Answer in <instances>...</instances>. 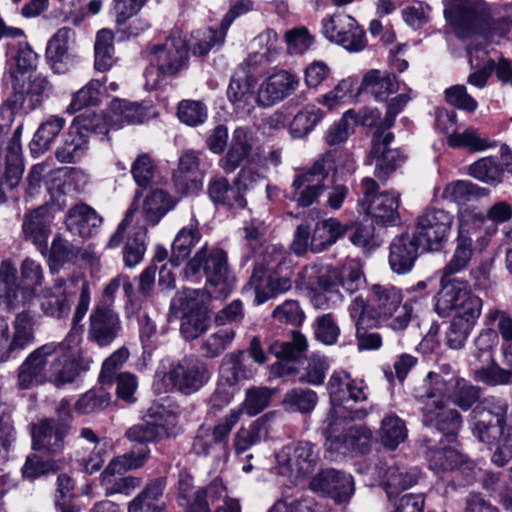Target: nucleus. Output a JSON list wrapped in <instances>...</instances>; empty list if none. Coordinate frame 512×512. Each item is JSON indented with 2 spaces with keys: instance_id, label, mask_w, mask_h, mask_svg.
<instances>
[{
  "instance_id": "58",
  "label": "nucleus",
  "mask_w": 512,
  "mask_h": 512,
  "mask_svg": "<svg viewBox=\"0 0 512 512\" xmlns=\"http://www.w3.org/2000/svg\"><path fill=\"white\" fill-rule=\"evenodd\" d=\"M111 396L104 387L85 392L75 403V411L82 415L93 414L109 406Z\"/></svg>"
},
{
  "instance_id": "7",
  "label": "nucleus",
  "mask_w": 512,
  "mask_h": 512,
  "mask_svg": "<svg viewBox=\"0 0 512 512\" xmlns=\"http://www.w3.org/2000/svg\"><path fill=\"white\" fill-rule=\"evenodd\" d=\"M429 372L424 380L423 389L428 397H442L463 411L470 410L480 398L481 389L464 378L445 372Z\"/></svg>"
},
{
  "instance_id": "47",
  "label": "nucleus",
  "mask_w": 512,
  "mask_h": 512,
  "mask_svg": "<svg viewBox=\"0 0 512 512\" xmlns=\"http://www.w3.org/2000/svg\"><path fill=\"white\" fill-rule=\"evenodd\" d=\"M66 121L59 116L47 117L34 134L31 150L34 153H43L50 148L56 137L64 128Z\"/></svg>"
},
{
  "instance_id": "51",
  "label": "nucleus",
  "mask_w": 512,
  "mask_h": 512,
  "mask_svg": "<svg viewBox=\"0 0 512 512\" xmlns=\"http://www.w3.org/2000/svg\"><path fill=\"white\" fill-rule=\"evenodd\" d=\"M226 34L227 30H223L222 25H220L219 30L213 28L196 30L191 34V49L195 55H206L213 48L222 46Z\"/></svg>"
},
{
  "instance_id": "59",
  "label": "nucleus",
  "mask_w": 512,
  "mask_h": 512,
  "mask_svg": "<svg viewBox=\"0 0 512 512\" xmlns=\"http://www.w3.org/2000/svg\"><path fill=\"white\" fill-rule=\"evenodd\" d=\"M485 189L472 182L457 180L448 183L443 191V198L457 204H464L474 198L485 195Z\"/></svg>"
},
{
  "instance_id": "36",
  "label": "nucleus",
  "mask_w": 512,
  "mask_h": 512,
  "mask_svg": "<svg viewBox=\"0 0 512 512\" xmlns=\"http://www.w3.org/2000/svg\"><path fill=\"white\" fill-rule=\"evenodd\" d=\"M148 116L147 107L121 99H114L107 109V121L111 129H119L125 124L142 123Z\"/></svg>"
},
{
  "instance_id": "32",
  "label": "nucleus",
  "mask_w": 512,
  "mask_h": 512,
  "mask_svg": "<svg viewBox=\"0 0 512 512\" xmlns=\"http://www.w3.org/2000/svg\"><path fill=\"white\" fill-rule=\"evenodd\" d=\"M393 138V133L387 132L382 138L372 140L370 156L375 161V175L382 180L404 162L399 151L389 147Z\"/></svg>"
},
{
  "instance_id": "31",
  "label": "nucleus",
  "mask_w": 512,
  "mask_h": 512,
  "mask_svg": "<svg viewBox=\"0 0 512 512\" xmlns=\"http://www.w3.org/2000/svg\"><path fill=\"white\" fill-rule=\"evenodd\" d=\"M119 330L120 319L113 310L98 307L90 315L89 338L99 346L111 344Z\"/></svg>"
},
{
  "instance_id": "23",
  "label": "nucleus",
  "mask_w": 512,
  "mask_h": 512,
  "mask_svg": "<svg viewBox=\"0 0 512 512\" xmlns=\"http://www.w3.org/2000/svg\"><path fill=\"white\" fill-rule=\"evenodd\" d=\"M253 181V174L246 169H242L235 186H230L228 180L225 178L212 181L208 189L209 196L216 204L231 208H244L246 200L241 190L252 186Z\"/></svg>"
},
{
  "instance_id": "29",
  "label": "nucleus",
  "mask_w": 512,
  "mask_h": 512,
  "mask_svg": "<svg viewBox=\"0 0 512 512\" xmlns=\"http://www.w3.org/2000/svg\"><path fill=\"white\" fill-rule=\"evenodd\" d=\"M440 284L441 288L435 296V312L440 317H448L471 289L467 281L457 278L441 277Z\"/></svg>"
},
{
  "instance_id": "53",
  "label": "nucleus",
  "mask_w": 512,
  "mask_h": 512,
  "mask_svg": "<svg viewBox=\"0 0 512 512\" xmlns=\"http://www.w3.org/2000/svg\"><path fill=\"white\" fill-rule=\"evenodd\" d=\"M121 473L108 472V468L100 474V484L105 490L106 496L122 494L131 495L142 484V479L135 476H126L116 479V475Z\"/></svg>"
},
{
  "instance_id": "46",
  "label": "nucleus",
  "mask_w": 512,
  "mask_h": 512,
  "mask_svg": "<svg viewBox=\"0 0 512 512\" xmlns=\"http://www.w3.org/2000/svg\"><path fill=\"white\" fill-rule=\"evenodd\" d=\"M113 40L114 33L110 29L103 28L97 32L94 44V65L97 71H108L116 63Z\"/></svg>"
},
{
  "instance_id": "42",
  "label": "nucleus",
  "mask_w": 512,
  "mask_h": 512,
  "mask_svg": "<svg viewBox=\"0 0 512 512\" xmlns=\"http://www.w3.org/2000/svg\"><path fill=\"white\" fill-rule=\"evenodd\" d=\"M472 243V238L465 234L463 225H460L455 250L442 269L441 277L451 278L468 267L473 255Z\"/></svg>"
},
{
  "instance_id": "55",
  "label": "nucleus",
  "mask_w": 512,
  "mask_h": 512,
  "mask_svg": "<svg viewBox=\"0 0 512 512\" xmlns=\"http://www.w3.org/2000/svg\"><path fill=\"white\" fill-rule=\"evenodd\" d=\"M323 111L315 106H306L300 110L290 123V133L294 138L309 134L323 119Z\"/></svg>"
},
{
  "instance_id": "18",
  "label": "nucleus",
  "mask_w": 512,
  "mask_h": 512,
  "mask_svg": "<svg viewBox=\"0 0 512 512\" xmlns=\"http://www.w3.org/2000/svg\"><path fill=\"white\" fill-rule=\"evenodd\" d=\"M309 488L318 495L342 504L348 502L353 496L355 483L352 475L334 468H326L311 478Z\"/></svg>"
},
{
  "instance_id": "56",
  "label": "nucleus",
  "mask_w": 512,
  "mask_h": 512,
  "mask_svg": "<svg viewBox=\"0 0 512 512\" xmlns=\"http://www.w3.org/2000/svg\"><path fill=\"white\" fill-rule=\"evenodd\" d=\"M243 353L226 355L220 366V378L228 385H234L252 376V371L246 369L242 362Z\"/></svg>"
},
{
  "instance_id": "10",
  "label": "nucleus",
  "mask_w": 512,
  "mask_h": 512,
  "mask_svg": "<svg viewBox=\"0 0 512 512\" xmlns=\"http://www.w3.org/2000/svg\"><path fill=\"white\" fill-rule=\"evenodd\" d=\"M318 460L315 445L306 441L288 444L276 453L278 473L295 482L311 474Z\"/></svg>"
},
{
  "instance_id": "27",
  "label": "nucleus",
  "mask_w": 512,
  "mask_h": 512,
  "mask_svg": "<svg viewBox=\"0 0 512 512\" xmlns=\"http://www.w3.org/2000/svg\"><path fill=\"white\" fill-rule=\"evenodd\" d=\"M254 131L246 126L237 127L232 134L231 145L226 155L220 159V167L227 173L235 171L252 155Z\"/></svg>"
},
{
  "instance_id": "52",
  "label": "nucleus",
  "mask_w": 512,
  "mask_h": 512,
  "mask_svg": "<svg viewBox=\"0 0 512 512\" xmlns=\"http://www.w3.org/2000/svg\"><path fill=\"white\" fill-rule=\"evenodd\" d=\"M292 286L288 274L280 275L278 271H272L258 279V304L287 292Z\"/></svg>"
},
{
  "instance_id": "41",
  "label": "nucleus",
  "mask_w": 512,
  "mask_h": 512,
  "mask_svg": "<svg viewBox=\"0 0 512 512\" xmlns=\"http://www.w3.org/2000/svg\"><path fill=\"white\" fill-rule=\"evenodd\" d=\"M88 143L89 139L76 126L70 125L56 150V158L61 163H75L86 153Z\"/></svg>"
},
{
  "instance_id": "20",
  "label": "nucleus",
  "mask_w": 512,
  "mask_h": 512,
  "mask_svg": "<svg viewBox=\"0 0 512 512\" xmlns=\"http://www.w3.org/2000/svg\"><path fill=\"white\" fill-rule=\"evenodd\" d=\"M28 191L31 195L38 192L41 184L45 182L47 190L52 193L54 189L64 193L61 185L66 182L86 181V175L82 171L56 169L53 170L47 163L34 165L28 174Z\"/></svg>"
},
{
  "instance_id": "62",
  "label": "nucleus",
  "mask_w": 512,
  "mask_h": 512,
  "mask_svg": "<svg viewBox=\"0 0 512 512\" xmlns=\"http://www.w3.org/2000/svg\"><path fill=\"white\" fill-rule=\"evenodd\" d=\"M447 144L452 148H465L470 152L484 151L491 147L489 141L473 128L450 134L447 137Z\"/></svg>"
},
{
  "instance_id": "8",
  "label": "nucleus",
  "mask_w": 512,
  "mask_h": 512,
  "mask_svg": "<svg viewBox=\"0 0 512 512\" xmlns=\"http://www.w3.org/2000/svg\"><path fill=\"white\" fill-rule=\"evenodd\" d=\"M370 301L378 318L387 321V326L394 331H404L414 317L413 303L403 302V294L395 286L373 284Z\"/></svg>"
},
{
  "instance_id": "9",
  "label": "nucleus",
  "mask_w": 512,
  "mask_h": 512,
  "mask_svg": "<svg viewBox=\"0 0 512 512\" xmlns=\"http://www.w3.org/2000/svg\"><path fill=\"white\" fill-rule=\"evenodd\" d=\"M206 365L197 358H184L169 371L157 370L153 387L156 392L163 393L175 387L184 394L198 391L209 380Z\"/></svg>"
},
{
  "instance_id": "1",
  "label": "nucleus",
  "mask_w": 512,
  "mask_h": 512,
  "mask_svg": "<svg viewBox=\"0 0 512 512\" xmlns=\"http://www.w3.org/2000/svg\"><path fill=\"white\" fill-rule=\"evenodd\" d=\"M184 275L192 282L206 277L205 292L184 289L171 302V309L181 314V334L186 340H193L208 328L209 298L227 297L234 288V279L229 275L226 253L219 248L209 249L206 244L189 260Z\"/></svg>"
},
{
  "instance_id": "28",
  "label": "nucleus",
  "mask_w": 512,
  "mask_h": 512,
  "mask_svg": "<svg viewBox=\"0 0 512 512\" xmlns=\"http://www.w3.org/2000/svg\"><path fill=\"white\" fill-rule=\"evenodd\" d=\"M418 244L414 237L407 234L396 236L389 246L388 262L393 272L406 274L410 272L418 257Z\"/></svg>"
},
{
  "instance_id": "13",
  "label": "nucleus",
  "mask_w": 512,
  "mask_h": 512,
  "mask_svg": "<svg viewBox=\"0 0 512 512\" xmlns=\"http://www.w3.org/2000/svg\"><path fill=\"white\" fill-rule=\"evenodd\" d=\"M14 93L8 99L7 106L12 112L20 110L27 112L40 107L49 97L52 86L46 77L29 74L13 83Z\"/></svg>"
},
{
  "instance_id": "6",
  "label": "nucleus",
  "mask_w": 512,
  "mask_h": 512,
  "mask_svg": "<svg viewBox=\"0 0 512 512\" xmlns=\"http://www.w3.org/2000/svg\"><path fill=\"white\" fill-rule=\"evenodd\" d=\"M337 173L335 154L331 151L319 157L311 167L299 171L292 183L291 200L298 206L309 207L323 194L328 177Z\"/></svg>"
},
{
  "instance_id": "34",
  "label": "nucleus",
  "mask_w": 512,
  "mask_h": 512,
  "mask_svg": "<svg viewBox=\"0 0 512 512\" xmlns=\"http://www.w3.org/2000/svg\"><path fill=\"white\" fill-rule=\"evenodd\" d=\"M420 476L417 467L392 464L386 467L382 476V486L389 499L398 496L402 491L414 486Z\"/></svg>"
},
{
  "instance_id": "25",
  "label": "nucleus",
  "mask_w": 512,
  "mask_h": 512,
  "mask_svg": "<svg viewBox=\"0 0 512 512\" xmlns=\"http://www.w3.org/2000/svg\"><path fill=\"white\" fill-rule=\"evenodd\" d=\"M255 76L246 68H239L232 77L227 96L238 113L251 114L256 104Z\"/></svg>"
},
{
  "instance_id": "21",
  "label": "nucleus",
  "mask_w": 512,
  "mask_h": 512,
  "mask_svg": "<svg viewBox=\"0 0 512 512\" xmlns=\"http://www.w3.org/2000/svg\"><path fill=\"white\" fill-rule=\"evenodd\" d=\"M75 32L63 27L49 39L46 46V58L54 73L65 74L74 66Z\"/></svg>"
},
{
  "instance_id": "38",
  "label": "nucleus",
  "mask_w": 512,
  "mask_h": 512,
  "mask_svg": "<svg viewBox=\"0 0 512 512\" xmlns=\"http://www.w3.org/2000/svg\"><path fill=\"white\" fill-rule=\"evenodd\" d=\"M65 284L63 280H58L39 295L40 308L46 316L60 319L69 314L70 300Z\"/></svg>"
},
{
  "instance_id": "22",
  "label": "nucleus",
  "mask_w": 512,
  "mask_h": 512,
  "mask_svg": "<svg viewBox=\"0 0 512 512\" xmlns=\"http://www.w3.org/2000/svg\"><path fill=\"white\" fill-rule=\"evenodd\" d=\"M69 432L66 422L44 419L32 426L33 449L57 455L64 450V438Z\"/></svg>"
},
{
  "instance_id": "17",
  "label": "nucleus",
  "mask_w": 512,
  "mask_h": 512,
  "mask_svg": "<svg viewBox=\"0 0 512 512\" xmlns=\"http://www.w3.org/2000/svg\"><path fill=\"white\" fill-rule=\"evenodd\" d=\"M423 402L422 421L427 427H433L446 437H454L462 427L460 413L443 402L442 397L426 396V389L419 395Z\"/></svg>"
},
{
  "instance_id": "57",
  "label": "nucleus",
  "mask_w": 512,
  "mask_h": 512,
  "mask_svg": "<svg viewBox=\"0 0 512 512\" xmlns=\"http://www.w3.org/2000/svg\"><path fill=\"white\" fill-rule=\"evenodd\" d=\"M220 499H229L226 495V488L221 479H214L206 488L196 492L191 505V512H210V504Z\"/></svg>"
},
{
  "instance_id": "3",
  "label": "nucleus",
  "mask_w": 512,
  "mask_h": 512,
  "mask_svg": "<svg viewBox=\"0 0 512 512\" xmlns=\"http://www.w3.org/2000/svg\"><path fill=\"white\" fill-rule=\"evenodd\" d=\"M81 354L80 333L73 328L64 341L46 343L28 354L18 368L17 387L26 390L46 382L61 387L73 382Z\"/></svg>"
},
{
  "instance_id": "64",
  "label": "nucleus",
  "mask_w": 512,
  "mask_h": 512,
  "mask_svg": "<svg viewBox=\"0 0 512 512\" xmlns=\"http://www.w3.org/2000/svg\"><path fill=\"white\" fill-rule=\"evenodd\" d=\"M365 283L366 278L358 261L348 260L339 268V286L349 294L360 290Z\"/></svg>"
},
{
  "instance_id": "39",
  "label": "nucleus",
  "mask_w": 512,
  "mask_h": 512,
  "mask_svg": "<svg viewBox=\"0 0 512 512\" xmlns=\"http://www.w3.org/2000/svg\"><path fill=\"white\" fill-rule=\"evenodd\" d=\"M35 325L34 316L28 309L16 314L12 323V334L9 332V351L10 354L24 350L32 345L35 341Z\"/></svg>"
},
{
  "instance_id": "19",
  "label": "nucleus",
  "mask_w": 512,
  "mask_h": 512,
  "mask_svg": "<svg viewBox=\"0 0 512 512\" xmlns=\"http://www.w3.org/2000/svg\"><path fill=\"white\" fill-rule=\"evenodd\" d=\"M364 203L367 204V213L377 223L394 224L399 219V194L396 192L377 193L378 184L370 177L362 180Z\"/></svg>"
},
{
  "instance_id": "33",
  "label": "nucleus",
  "mask_w": 512,
  "mask_h": 512,
  "mask_svg": "<svg viewBox=\"0 0 512 512\" xmlns=\"http://www.w3.org/2000/svg\"><path fill=\"white\" fill-rule=\"evenodd\" d=\"M399 90V82L394 73L387 70L370 69L362 77L359 92L383 102Z\"/></svg>"
},
{
  "instance_id": "16",
  "label": "nucleus",
  "mask_w": 512,
  "mask_h": 512,
  "mask_svg": "<svg viewBox=\"0 0 512 512\" xmlns=\"http://www.w3.org/2000/svg\"><path fill=\"white\" fill-rule=\"evenodd\" d=\"M423 402L422 421L427 427H433L446 437H454L462 427L460 413L443 402L442 397L426 396V389L419 395Z\"/></svg>"
},
{
  "instance_id": "48",
  "label": "nucleus",
  "mask_w": 512,
  "mask_h": 512,
  "mask_svg": "<svg viewBox=\"0 0 512 512\" xmlns=\"http://www.w3.org/2000/svg\"><path fill=\"white\" fill-rule=\"evenodd\" d=\"M408 430L404 420L395 414L384 417L379 429V439L389 450H395L407 438Z\"/></svg>"
},
{
  "instance_id": "24",
  "label": "nucleus",
  "mask_w": 512,
  "mask_h": 512,
  "mask_svg": "<svg viewBox=\"0 0 512 512\" xmlns=\"http://www.w3.org/2000/svg\"><path fill=\"white\" fill-rule=\"evenodd\" d=\"M299 77L287 70L270 75L258 89V104L271 106L293 94L299 87Z\"/></svg>"
},
{
  "instance_id": "45",
  "label": "nucleus",
  "mask_w": 512,
  "mask_h": 512,
  "mask_svg": "<svg viewBox=\"0 0 512 512\" xmlns=\"http://www.w3.org/2000/svg\"><path fill=\"white\" fill-rule=\"evenodd\" d=\"M201 233L197 223H190L183 227L175 236L172 244L171 264L178 266L186 259L192 248L199 242Z\"/></svg>"
},
{
  "instance_id": "35",
  "label": "nucleus",
  "mask_w": 512,
  "mask_h": 512,
  "mask_svg": "<svg viewBox=\"0 0 512 512\" xmlns=\"http://www.w3.org/2000/svg\"><path fill=\"white\" fill-rule=\"evenodd\" d=\"M101 223L102 218L86 204H78L70 208L65 217L67 230L81 238L90 237Z\"/></svg>"
},
{
  "instance_id": "30",
  "label": "nucleus",
  "mask_w": 512,
  "mask_h": 512,
  "mask_svg": "<svg viewBox=\"0 0 512 512\" xmlns=\"http://www.w3.org/2000/svg\"><path fill=\"white\" fill-rule=\"evenodd\" d=\"M426 458L429 468L436 474H442L458 469H472L473 462L457 449L446 446L442 441L439 447H429Z\"/></svg>"
},
{
  "instance_id": "44",
  "label": "nucleus",
  "mask_w": 512,
  "mask_h": 512,
  "mask_svg": "<svg viewBox=\"0 0 512 512\" xmlns=\"http://www.w3.org/2000/svg\"><path fill=\"white\" fill-rule=\"evenodd\" d=\"M175 206L174 199L163 189H154L143 200L142 213L147 222L157 224Z\"/></svg>"
},
{
  "instance_id": "43",
  "label": "nucleus",
  "mask_w": 512,
  "mask_h": 512,
  "mask_svg": "<svg viewBox=\"0 0 512 512\" xmlns=\"http://www.w3.org/2000/svg\"><path fill=\"white\" fill-rule=\"evenodd\" d=\"M302 284L313 289L316 286L325 292H330L339 286V269L331 267L307 266L300 272Z\"/></svg>"
},
{
  "instance_id": "11",
  "label": "nucleus",
  "mask_w": 512,
  "mask_h": 512,
  "mask_svg": "<svg viewBox=\"0 0 512 512\" xmlns=\"http://www.w3.org/2000/svg\"><path fill=\"white\" fill-rule=\"evenodd\" d=\"M176 425V415L164 406L155 404L147 410L142 423L127 430L126 437L138 443L153 442L174 435Z\"/></svg>"
},
{
  "instance_id": "40",
  "label": "nucleus",
  "mask_w": 512,
  "mask_h": 512,
  "mask_svg": "<svg viewBox=\"0 0 512 512\" xmlns=\"http://www.w3.org/2000/svg\"><path fill=\"white\" fill-rule=\"evenodd\" d=\"M165 480L157 478L149 482L145 488L128 504V512H167L160 504L165 490Z\"/></svg>"
},
{
  "instance_id": "54",
  "label": "nucleus",
  "mask_w": 512,
  "mask_h": 512,
  "mask_svg": "<svg viewBox=\"0 0 512 512\" xmlns=\"http://www.w3.org/2000/svg\"><path fill=\"white\" fill-rule=\"evenodd\" d=\"M22 174L21 147L17 143H12L8 146L6 154L5 180L0 182V188L4 190V198L7 190H12L19 184Z\"/></svg>"
},
{
  "instance_id": "2",
  "label": "nucleus",
  "mask_w": 512,
  "mask_h": 512,
  "mask_svg": "<svg viewBox=\"0 0 512 512\" xmlns=\"http://www.w3.org/2000/svg\"><path fill=\"white\" fill-rule=\"evenodd\" d=\"M332 409L326 419V439L329 448L363 450L370 441L371 432L362 425L353 424L355 419H362L366 411L353 405L367 399L365 386L352 379L346 372H334L328 381Z\"/></svg>"
},
{
  "instance_id": "14",
  "label": "nucleus",
  "mask_w": 512,
  "mask_h": 512,
  "mask_svg": "<svg viewBox=\"0 0 512 512\" xmlns=\"http://www.w3.org/2000/svg\"><path fill=\"white\" fill-rule=\"evenodd\" d=\"M322 33L331 42L350 52L366 47L365 33L357 21L348 14L335 13L322 21Z\"/></svg>"
},
{
  "instance_id": "15",
  "label": "nucleus",
  "mask_w": 512,
  "mask_h": 512,
  "mask_svg": "<svg viewBox=\"0 0 512 512\" xmlns=\"http://www.w3.org/2000/svg\"><path fill=\"white\" fill-rule=\"evenodd\" d=\"M423 402L422 421L427 427H433L446 437H454L462 427L460 413L443 402L442 397L426 396V389L419 395Z\"/></svg>"
},
{
  "instance_id": "49",
  "label": "nucleus",
  "mask_w": 512,
  "mask_h": 512,
  "mask_svg": "<svg viewBox=\"0 0 512 512\" xmlns=\"http://www.w3.org/2000/svg\"><path fill=\"white\" fill-rule=\"evenodd\" d=\"M318 402L315 391L306 388H293L288 390L283 399L282 406L290 413L308 414L314 410Z\"/></svg>"
},
{
  "instance_id": "4",
  "label": "nucleus",
  "mask_w": 512,
  "mask_h": 512,
  "mask_svg": "<svg viewBox=\"0 0 512 512\" xmlns=\"http://www.w3.org/2000/svg\"><path fill=\"white\" fill-rule=\"evenodd\" d=\"M473 434L482 443L498 444L491 461L503 467L512 459V409L500 397L487 396L473 408Z\"/></svg>"
},
{
  "instance_id": "5",
  "label": "nucleus",
  "mask_w": 512,
  "mask_h": 512,
  "mask_svg": "<svg viewBox=\"0 0 512 512\" xmlns=\"http://www.w3.org/2000/svg\"><path fill=\"white\" fill-rule=\"evenodd\" d=\"M188 58L189 48L180 31L153 45L149 50V66L144 71L146 88L160 87L166 77L175 76L187 65Z\"/></svg>"
},
{
  "instance_id": "60",
  "label": "nucleus",
  "mask_w": 512,
  "mask_h": 512,
  "mask_svg": "<svg viewBox=\"0 0 512 512\" xmlns=\"http://www.w3.org/2000/svg\"><path fill=\"white\" fill-rule=\"evenodd\" d=\"M468 174L481 182L494 186L501 183L503 177L502 169L492 157H484L471 164Z\"/></svg>"
},
{
  "instance_id": "61",
  "label": "nucleus",
  "mask_w": 512,
  "mask_h": 512,
  "mask_svg": "<svg viewBox=\"0 0 512 512\" xmlns=\"http://www.w3.org/2000/svg\"><path fill=\"white\" fill-rule=\"evenodd\" d=\"M37 63L38 55L28 45H20L16 56L10 63V74L14 82L32 74Z\"/></svg>"
},
{
  "instance_id": "63",
  "label": "nucleus",
  "mask_w": 512,
  "mask_h": 512,
  "mask_svg": "<svg viewBox=\"0 0 512 512\" xmlns=\"http://www.w3.org/2000/svg\"><path fill=\"white\" fill-rule=\"evenodd\" d=\"M102 84L99 80H90L84 87L73 94L66 111L74 114L87 106H95L100 102Z\"/></svg>"
},
{
  "instance_id": "37",
  "label": "nucleus",
  "mask_w": 512,
  "mask_h": 512,
  "mask_svg": "<svg viewBox=\"0 0 512 512\" xmlns=\"http://www.w3.org/2000/svg\"><path fill=\"white\" fill-rule=\"evenodd\" d=\"M244 413L249 417L256 415V390L254 388L247 390L246 398L239 410L231 411L229 415L221 419L218 424L211 429L214 442L225 447L231 430L240 420V416Z\"/></svg>"
},
{
  "instance_id": "26",
  "label": "nucleus",
  "mask_w": 512,
  "mask_h": 512,
  "mask_svg": "<svg viewBox=\"0 0 512 512\" xmlns=\"http://www.w3.org/2000/svg\"><path fill=\"white\" fill-rule=\"evenodd\" d=\"M52 220L53 217L46 207H38L24 215L22 223L23 237L30 241L42 255L48 252Z\"/></svg>"
},
{
  "instance_id": "50",
  "label": "nucleus",
  "mask_w": 512,
  "mask_h": 512,
  "mask_svg": "<svg viewBox=\"0 0 512 512\" xmlns=\"http://www.w3.org/2000/svg\"><path fill=\"white\" fill-rule=\"evenodd\" d=\"M473 376L477 382L490 387L512 384V371L501 367L495 360L477 364Z\"/></svg>"
},
{
  "instance_id": "12",
  "label": "nucleus",
  "mask_w": 512,
  "mask_h": 512,
  "mask_svg": "<svg viewBox=\"0 0 512 512\" xmlns=\"http://www.w3.org/2000/svg\"><path fill=\"white\" fill-rule=\"evenodd\" d=\"M453 216L443 209H428L417 219L414 238L425 251H438L446 241Z\"/></svg>"
}]
</instances>
